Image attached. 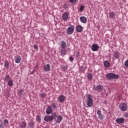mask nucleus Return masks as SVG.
<instances>
[{
  "label": "nucleus",
  "mask_w": 128,
  "mask_h": 128,
  "mask_svg": "<svg viewBox=\"0 0 128 128\" xmlns=\"http://www.w3.org/2000/svg\"><path fill=\"white\" fill-rule=\"evenodd\" d=\"M60 46L61 48V56H64L68 52V50L66 49V43L64 40L61 41L60 44Z\"/></svg>",
  "instance_id": "nucleus-1"
},
{
  "label": "nucleus",
  "mask_w": 128,
  "mask_h": 128,
  "mask_svg": "<svg viewBox=\"0 0 128 128\" xmlns=\"http://www.w3.org/2000/svg\"><path fill=\"white\" fill-rule=\"evenodd\" d=\"M106 78L108 80H118L120 78V76L114 73H108L106 75Z\"/></svg>",
  "instance_id": "nucleus-2"
},
{
  "label": "nucleus",
  "mask_w": 128,
  "mask_h": 128,
  "mask_svg": "<svg viewBox=\"0 0 128 128\" xmlns=\"http://www.w3.org/2000/svg\"><path fill=\"white\" fill-rule=\"evenodd\" d=\"M92 96L90 94H88L87 96L86 104L88 106L91 108V106H92Z\"/></svg>",
  "instance_id": "nucleus-3"
},
{
  "label": "nucleus",
  "mask_w": 128,
  "mask_h": 128,
  "mask_svg": "<svg viewBox=\"0 0 128 128\" xmlns=\"http://www.w3.org/2000/svg\"><path fill=\"white\" fill-rule=\"evenodd\" d=\"M119 108L121 112H126L128 110V104L122 102L119 104Z\"/></svg>",
  "instance_id": "nucleus-4"
},
{
  "label": "nucleus",
  "mask_w": 128,
  "mask_h": 128,
  "mask_svg": "<svg viewBox=\"0 0 128 128\" xmlns=\"http://www.w3.org/2000/svg\"><path fill=\"white\" fill-rule=\"evenodd\" d=\"M74 32V25H70V26L67 28L66 32L68 36L70 34H72Z\"/></svg>",
  "instance_id": "nucleus-5"
},
{
  "label": "nucleus",
  "mask_w": 128,
  "mask_h": 128,
  "mask_svg": "<svg viewBox=\"0 0 128 128\" xmlns=\"http://www.w3.org/2000/svg\"><path fill=\"white\" fill-rule=\"evenodd\" d=\"M97 114H98V118L100 120H102L104 118V116L102 113V111L100 110H97Z\"/></svg>",
  "instance_id": "nucleus-6"
},
{
  "label": "nucleus",
  "mask_w": 128,
  "mask_h": 128,
  "mask_svg": "<svg viewBox=\"0 0 128 128\" xmlns=\"http://www.w3.org/2000/svg\"><path fill=\"white\" fill-rule=\"evenodd\" d=\"M98 48H100V46L98 44H93L92 46V50L93 52H98Z\"/></svg>",
  "instance_id": "nucleus-7"
},
{
  "label": "nucleus",
  "mask_w": 128,
  "mask_h": 128,
  "mask_svg": "<svg viewBox=\"0 0 128 128\" xmlns=\"http://www.w3.org/2000/svg\"><path fill=\"white\" fill-rule=\"evenodd\" d=\"M116 122L117 124H124V118H120L116 119Z\"/></svg>",
  "instance_id": "nucleus-8"
},
{
  "label": "nucleus",
  "mask_w": 128,
  "mask_h": 128,
  "mask_svg": "<svg viewBox=\"0 0 128 128\" xmlns=\"http://www.w3.org/2000/svg\"><path fill=\"white\" fill-rule=\"evenodd\" d=\"M112 56L114 58L119 60L120 56V52H115L113 53Z\"/></svg>",
  "instance_id": "nucleus-9"
},
{
  "label": "nucleus",
  "mask_w": 128,
  "mask_h": 128,
  "mask_svg": "<svg viewBox=\"0 0 128 128\" xmlns=\"http://www.w3.org/2000/svg\"><path fill=\"white\" fill-rule=\"evenodd\" d=\"M103 88L104 86L100 84L97 86L96 87H94V88L95 90H98V92H102Z\"/></svg>",
  "instance_id": "nucleus-10"
},
{
  "label": "nucleus",
  "mask_w": 128,
  "mask_h": 128,
  "mask_svg": "<svg viewBox=\"0 0 128 128\" xmlns=\"http://www.w3.org/2000/svg\"><path fill=\"white\" fill-rule=\"evenodd\" d=\"M46 114H52V108L50 106H48L46 108Z\"/></svg>",
  "instance_id": "nucleus-11"
},
{
  "label": "nucleus",
  "mask_w": 128,
  "mask_h": 128,
  "mask_svg": "<svg viewBox=\"0 0 128 128\" xmlns=\"http://www.w3.org/2000/svg\"><path fill=\"white\" fill-rule=\"evenodd\" d=\"M44 120H45V122H50L52 121V117H50V116H46L44 118Z\"/></svg>",
  "instance_id": "nucleus-12"
},
{
  "label": "nucleus",
  "mask_w": 128,
  "mask_h": 128,
  "mask_svg": "<svg viewBox=\"0 0 128 128\" xmlns=\"http://www.w3.org/2000/svg\"><path fill=\"white\" fill-rule=\"evenodd\" d=\"M15 58V62L16 64H20V60H22V58L20 56H17L14 57Z\"/></svg>",
  "instance_id": "nucleus-13"
},
{
  "label": "nucleus",
  "mask_w": 128,
  "mask_h": 128,
  "mask_svg": "<svg viewBox=\"0 0 128 128\" xmlns=\"http://www.w3.org/2000/svg\"><path fill=\"white\" fill-rule=\"evenodd\" d=\"M68 14L66 13V12H64V14H62V19L66 21L68 20Z\"/></svg>",
  "instance_id": "nucleus-14"
},
{
  "label": "nucleus",
  "mask_w": 128,
  "mask_h": 128,
  "mask_svg": "<svg viewBox=\"0 0 128 128\" xmlns=\"http://www.w3.org/2000/svg\"><path fill=\"white\" fill-rule=\"evenodd\" d=\"M58 100L60 102H64L66 100V98L64 95H61L59 96Z\"/></svg>",
  "instance_id": "nucleus-15"
},
{
  "label": "nucleus",
  "mask_w": 128,
  "mask_h": 128,
  "mask_svg": "<svg viewBox=\"0 0 128 128\" xmlns=\"http://www.w3.org/2000/svg\"><path fill=\"white\" fill-rule=\"evenodd\" d=\"M84 28H82V26L80 25L78 26L76 28V30L78 32H82Z\"/></svg>",
  "instance_id": "nucleus-16"
},
{
  "label": "nucleus",
  "mask_w": 128,
  "mask_h": 128,
  "mask_svg": "<svg viewBox=\"0 0 128 128\" xmlns=\"http://www.w3.org/2000/svg\"><path fill=\"white\" fill-rule=\"evenodd\" d=\"M50 116L52 120H56V118H58V114H56V112H52Z\"/></svg>",
  "instance_id": "nucleus-17"
},
{
  "label": "nucleus",
  "mask_w": 128,
  "mask_h": 128,
  "mask_svg": "<svg viewBox=\"0 0 128 128\" xmlns=\"http://www.w3.org/2000/svg\"><path fill=\"white\" fill-rule=\"evenodd\" d=\"M57 120H56L57 124H60L62 120V116L60 115H58L57 117Z\"/></svg>",
  "instance_id": "nucleus-18"
},
{
  "label": "nucleus",
  "mask_w": 128,
  "mask_h": 128,
  "mask_svg": "<svg viewBox=\"0 0 128 128\" xmlns=\"http://www.w3.org/2000/svg\"><path fill=\"white\" fill-rule=\"evenodd\" d=\"M80 20L81 22H82V24H86L88 20L86 19V18L85 16H81L80 17Z\"/></svg>",
  "instance_id": "nucleus-19"
},
{
  "label": "nucleus",
  "mask_w": 128,
  "mask_h": 128,
  "mask_svg": "<svg viewBox=\"0 0 128 128\" xmlns=\"http://www.w3.org/2000/svg\"><path fill=\"white\" fill-rule=\"evenodd\" d=\"M44 70L46 72H49L50 70V64H47L44 66Z\"/></svg>",
  "instance_id": "nucleus-20"
},
{
  "label": "nucleus",
  "mask_w": 128,
  "mask_h": 128,
  "mask_svg": "<svg viewBox=\"0 0 128 128\" xmlns=\"http://www.w3.org/2000/svg\"><path fill=\"white\" fill-rule=\"evenodd\" d=\"M20 126L22 128H26V122H24V121L20 123Z\"/></svg>",
  "instance_id": "nucleus-21"
},
{
  "label": "nucleus",
  "mask_w": 128,
  "mask_h": 128,
  "mask_svg": "<svg viewBox=\"0 0 128 128\" xmlns=\"http://www.w3.org/2000/svg\"><path fill=\"white\" fill-rule=\"evenodd\" d=\"M4 66L6 68V70H8L10 68V63L8 61H6L4 62Z\"/></svg>",
  "instance_id": "nucleus-22"
},
{
  "label": "nucleus",
  "mask_w": 128,
  "mask_h": 128,
  "mask_svg": "<svg viewBox=\"0 0 128 128\" xmlns=\"http://www.w3.org/2000/svg\"><path fill=\"white\" fill-rule=\"evenodd\" d=\"M28 126L30 128H34V121H31L30 122L28 123Z\"/></svg>",
  "instance_id": "nucleus-23"
},
{
  "label": "nucleus",
  "mask_w": 128,
  "mask_h": 128,
  "mask_svg": "<svg viewBox=\"0 0 128 128\" xmlns=\"http://www.w3.org/2000/svg\"><path fill=\"white\" fill-rule=\"evenodd\" d=\"M104 64L105 68H110V62L108 61H104Z\"/></svg>",
  "instance_id": "nucleus-24"
},
{
  "label": "nucleus",
  "mask_w": 128,
  "mask_h": 128,
  "mask_svg": "<svg viewBox=\"0 0 128 128\" xmlns=\"http://www.w3.org/2000/svg\"><path fill=\"white\" fill-rule=\"evenodd\" d=\"M109 16L110 18H114L116 16V14H114V12H112L109 13Z\"/></svg>",
  "instance_id": "nucleus-25"
},
{
  "label": "nucleus",
  "mask_w": 128,
  "mask_h": 128,
  "mask_svg": "<svg viewBox=\"0 0 128 128\" xmlns=\"http://www.w3.org/2000/svg\"><path fill=\"white\" fill-rule=\"evenodd\" d=\"M87 78H88V80H92V78H94V76H92V74H88Z\"/></svg>",
  "instance_id": "nucleus-26"
},
{
  "label": "nucleus",
  "mask_w": 128,
  "mask_h": 128,
  "mask_svg": "<svg viewBox=\"0 0 128 128\" xmlns=\"http://www.w3.org/2000/svg\"><path fill=\"white\" fill-rule=\"evenodd\" d=\"M36 120L38 122H42V118H40V116L38 115L36 117Z\"/></svg>",
  "instance_id": "nucleus-27"
},
{
  "label": "nucleus",
  "mask_w": 128,
  "mask_h": 128,
  "mask_svg": "<svg viewBox=\"0 0 128 128\" xmlns=\"http://www.w3.org/2000/svg\"><path fill=\"white\" fill-rule=\"evenodd\" d=\"M8 86H10V88H12V86H14V82H12V80H10L8 82Z\"/></svg>",
  "instance_id": "nucleus-28"
},
{
  "label": "nucleus",
  "mask_w": 128,
  "mask_h": 128,
  "mask_svg": "<svg viewBox=\"0 0 128 128\" xmlns=\"http://www.w3.org/2000/svg\"><path fill=\"white\" fill-rule=\"evenodd\" d=\"M84 67L82 66H80V68H79V70L80 72H84Z\"/></svg>",
  "instance_id": "nucleus-29"
},
{
  "label": "nucleus",
  "mask_w": 128,
  "mask_h": 128,
  "mask_svg": "<svg viewBox=\"0 0 128 128\" xmlns=\"http://www.w3.org/2000/svg\"><path fill=\"white\" fill-rule=\"evenodd\" d=\"M84 6H80V12H84Z\"/></svg>",
  "instance_id": "nucleus-30"
},
{
  "label": "nucleus",
  "mask_w": 128,
  "mask_h": 128,
  "mask_svg": "<svg viewBox=\"0 0 128 128\" xmlns=\"http://www.w3.org/2000/svg\"><path fill=\"white\" fill-rule=\"evenodd\" d=\"M40 96L41 98H46V94H44V93H42V94H40Z\"/></svg>",
  "instance_id": "nucleus-31"
},
{
  "label": "nucleus",
  "mask_w": 128,
  "mask_h": 128,
  "mask_svg": "<svg viewBox=\"0 0 128 128\" xmlns=\"http://www.w3.org/2000/svg\"><path fill=\"white\" fill-rule=\"evenodd\" d=\"M4 124H8V120L6 119H5L4 120Z\"/></svg>",
  "instance_id": "nucleus-32"
},
{
  "label": "nucleus",
  "mask_w": 128,
  "mask_h": 128,
  "mask_svg": "<svg viewBox=\"0 0 128 128\" xmlns=\"http://www.w3.org/2000/svg\"><path fill=\"white\" fill-rule=\"evenodd\" d=\"M10 80V75H7L5 77V80Z\"/></svg>",
  "instance_id": "nucleus-33"
},
{
  "label": "nucleus",
  "mask_w": 128,
  "mask_h": 128,
  "mask_svg": "<svg viewBox=\"0 0 128 128\" xmlns=\"http://www.w3.org/2000/svg\"><path fill=\"white\" fill-rule=\"evenodd\" d=\"M34 48L35 50H38V46L36 44H34Z\"/></svg>",
  "instance_id": "nucleus-34"
},
{
  "label": "nucleus",
  "mask_w": 128,
  "mask_h": 128,
  "mask_svg": "<svg viewBox=\"0 0 128 128\" xmlns=\"http://www.w3.org/2000/svg\"><path fill=\"white\" fill-rule=\"evenodd\" d=\"M52 108H56V104L55 103H52Z\"/></svg>",
  "instance_id": "nucleus-35"
},
{
  "label": "nucleus",
  "mask_w": 128,
  "mask_h": 128,
  "mask_svg": "<svg viewBox=\"0 0 128 128\" xmlns=\"http://www.w3.org/2000/svg\"><path fill=\"white\" fill-rule=\"evenodd\" d=\"M70 2L71 4H74V2H76V0H70Z\"/></svg>",
  "instance_id": "nucleus-36"
},
{
  "label": "nucleus",
  "mask_w": 128,
  "mask_h": 128,
  "mask_svg": "<svg viewBox=\"0 0 128 128\" xmlns=\"http://www.w3.org/2000/svg\"><path fill=\"white\" fill-rule=\"evenodd\" d=\"M69 60L70 62H74V58L72 56L69 58Z\"/></svg>",
  "instance_id": "nucleus-37"
},
{
  "label": "nucleus",
  "mask_w": 128,
  "mask_h": 128,
  "mask_svg": "<svg viewBox=\"0 0 128 128\" xmlns=\"http://www.w3.org/2000/svg\"><path fill=\"white\" fill-rule=\"evenodd\" d=\"M20 94H24V90L21 89L20 91Z\"/></svg>",
  "instance_id": "nucleus-38"
},
{
  "label": "nucleus",
  "mask_w": 128,
  "mask_h": 128,
  "mask_svg": "<svg viewBox=\"0 0 128 128\" xmlns=\"http://www.w3.org/2000/svg\"><path fill=\"white\" fill-rule=\"evenodd\" d=\"M124 118H128V112L124 114Z\"/></svg>",
  "instance_id": "nucleus-39"
},
{
  "label": "nucleus",
  "mask_w": 128,
  "mask_h": 128,
  "mask_svg": "<svg viewBox=\"0 0 128 128\" xmlns=\"http://www.w3.org/2000/svg\"><path fill=\"white\" fill-rule=\"evenodd\" d=\"M2 122H1L0 124V128H4V127H2Z\"/></svg>",
  "instance_id": "nucleus-40"
},
{
  "label": "nucleus",
  "mask_w": 128,
  "mask_h": 128,
  "mask_svg": "<svg viewBox=\"0 0 128 128\" xmlns=\"http://www.w3.org/2000/svg\"><path fill=\"white\" fill-rule=\"evenodd\" d=\"M63 70H66V66H63Z\"/></svg>",
  "instance_id": "nucleus-41"
},
{
  "label": "nucleus",
  "mask_w": 128,
  "mask_h": 128,
  "mask_svg": "<svg viewBox=\"0 0 128 128\" xmlns=\"http://www.w3.org/2000/svg\"><path fill=\"white\" fill-rule=\"evenodd\" d=\"M108 114H110V112H109Z\"/></svg>",
  "instance_id": "nucleus-42"
}]
</instances>
